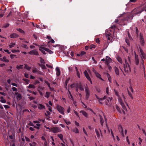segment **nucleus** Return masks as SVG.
I'll return each instance as SVG.
<instances>
[{
    "label": "nucleus",
    "instance_id": "nucleus-52",
    "mask_svg": "<svg viewBox=\"0 0 146 146\" xmlns=\"http://www.w3.org/2000/svg\"><path fill=\"white\" fill-rule=\"evenodd\" d=\"M141 64H142V66H143V69L144 71H145V66H144V64H143L144 62H143V60H142V62H141Z\"/></svg>",
    "mask_w": 146,
    "mask_h": 146
},
{
    "label": "nucleus",
    "instance_id": "nucleus-33",
    "mask_svg": "<svg viewBox=\"0 0 146 146\" xmlns=\"http://www.w3.org/2000/svg\"><path fill=\"white\" fill-rule=\"evenodd\" d=\"M25 65L24 68L28 70H29L31 69V67H29L27 64H24Z\"/></svg>",
    "mask_w": 146,
    "mask_h": 146
},
{
    "label": "nucleus",
    "instance_id": "nucleus-20",
    "mask_svg": "<svg viewBox=\"0 0 146 146\" xmlns=\"http://www.w3.org/2000/svg\"><path fill=\"white\" fill-rule=\"evenodd\" d=\"M86 54V52L84 51H82L81 52L80 54H77L76 56H78L82 57L83 55L85 54Z\"/></svg>",
    "mask_w": 146,
    "mask_h": 146
},
{
    "label": "nucleus",
    "instance_id": "nucleus-32",
    "mask_svg": "<svg viewBox=\"0 0 146 146\" xmlns=\"http://www.w3.org/2000/svg\"><path fill=\"white\" fill-rule=\"evenodd\" d=\"M117 61L120 63L122 64V61L121 58L119 56H118L117 58Z\"/></svg>",
    "mask_w": 146,
    "mask_h": 146
},
{
    "label": "nucleus",
    "instance_id": "nucleus-35",
    "mask_svg": "<svg viewBox=\"0 0 146 146\" xmlns=\"http://www.w3.org/2000/svg\"><path fill=\"white\" fill-rule=\"evenodd\" d=\"M64 121L67 125H69L71 124V122L68 120L64 119Z\"/></svg>",
    "mask_w": 146,
    "mask_h": 146
},
{
    "label": "nucleus",
    "instance_id": "nucleus-47",
    "mask_svg": "<svg viewBox=\"0 0 146 146\" xmlns=\"http://www.w3.org/2000/svg\"><path fill=\"white\" fill-rule=\"evenodd\" d=\"M50 138H51V139H52V144L53 145H55V143H54V139L53 138V137L52 136H51L50 137Z\"/></svg>",
    "mask_w": 146,
    "mask_h": 146
},
{
    "label": "nucleus",
    "instance_id": "nucleus-38",
    "mask_svg": "<svg viewBox=\"0 0 146 146\" xmlns=\"http://www.w3.org/2000/svg\"><path fill=\"white\" fill-rule=\"evenodd\" d=\"M28 88H35V86L33 84H30L28 86Z\"/></svg>",
    "mask_w": 146,
    "mask_h": 146
},
{
    "label": "nucleus",
    "instance_id": "nucleus-5",
    "mask_svg": "<svg viewBox=\"0 0 146 146\" xmlns=\"http://www.w3.org/2000/svg\"><path fill=\"white\" fill-rule=\"evenodd\" d=\"M61 130L60 128L57 127H54L50 128V131L54 133H56L60 132Z\"/></svg>",
    "mask_w": 146,
    "mask_h": 146
},
{
    "label": "nucleus",
    "instance_id": "nucleus-28",
    "mask_svg": "<svg viewBox=\"0 0 146 146\" xmlns=\"http://www.w3.org/2000/svg\"><path fill=\"white\" fill-rule=\"evenodd\" d=\"M51 93L49 92H46L44 96L47 98H48L50 97Z\"/></svg>",
    "mask_w": 146,
    "mask_h": 146
},
{
    "label": "nucleus",
    "instance_id": "nucleus-64",
    "mask_svg": "<svg viewBox=\"0 0 146 146\" xmlns=\"http://www.w3.org/2000/svg\"><path fill=\"white\" fill-rule=\"evenodd\" d=\"M47 143L46 141H44L43 146H47Z\"/></svg>",
    "mask_w": 146,
    "mask_h": 146
},
{
    "label": "nucleus",
    "instance_id": "nucleus-31",
    "mask_svg": "<svg viewBox=\"0 0 146 146\" xmlns=\"http://www.w3.org/2000/svg\"><path fill=\"white\" fill-rule=\"evenodd\" d=\"M36 126H34V127L38 129H39L41 126L40 124L38 123L36 124Z\"/></svg>",
    "mask_w": 146,
    "mask_h": 146
},
{
    "label": "nucleus",
    "instance_id": "nucleus-39",
    "mask_svg": "<svg viewBox=\"0 0 146 146\" xmlns=\"http://www.w3.org/2000/svg\"><path fill=\"white\" fill-rule=\"evenodd\" d=\"M23 65H17L16 66V68L18 70L20 69H22L23 68Z\"/></svg>",
    "mask_w": 146,
    "mask_h": 146
},
{
    "label": "nucleus",
    "instance_id": "nucleus-3",
    "mask_svg": "<svg viewBox=\"0 0 146 146\" xmlns=\"http://www.w3.org/2000/svg\"><path fill=\"white\" fill-rule=\"evenodd\" d=\"M56 108L60 113L62 115H64V109L63 107L58 105V104H57Z\"/></svg>",
    "mask_w": 146,
    "mask_h": 146
},
{
    "label": "nucleus",
    "instance_id": "nucleus-57",
    "mask_svg": "<svg viewBox=\"0 0 146 146\" xmlns=\"http://www.w3.org/2000/svg\"><path fill=\"white\" fill-rule=\"evenodd\" d=\"M100 119L101 124L102 125H103L104 121V120L101 117L100 118Z\"/></svg>",
    "mask_w": 146,
    "mask_h": 146
},
{
    "label": "nucleus",
    "instance_id": "nucleus-50",
    "mask_svg": "<svg viewBox=\"0 0 146 146\" xmlns=\"http://www.w3.org/2000/svg\"><path fill=\"white\" fill-rule=\"evenodd\" d=\"M50 112L47 111H46V113H45V115L46 116H48L50 115Z\"/></svg>",
    "mask_w": 146,
    "mask_h": 146
},
{
    "label": "nucleus",
    "instance_id": "nucleus-56",
    "mask_svg": "<svg viewBox=\"0 0 146 146\" xmlns=\"http://www.w3.org/2000/svg\"><path fill=\"white\" fill-rule=\"evenodd\" d=\"M84 74L85 76L89 75L87 71L86 70L84 71Z\"/></svg>",
    "mask_w": 146,
    "mask_h": 146
},
{
    "label": "nucleus",
    "instance_id": "nucleus-54",
    "mask_svg": "<svg viewBox=\"0 0 146 146\" xmlns=\"http://www.w3.org/2000/svg\"><path fill=\"white\" fill-rule=\"evenodd\" d=\"M125 42L127 43V44L129 46L130 45L129 42V40L127 39H125Z\"/></svg>",
    "mask_w": 146,
    "mask_h": 146
},
{
    "label": "nucleus",
    "instance_id": "nucleus-9",
    "mask_svg": "<svg viewBox=\"0 0 146 146\" xmlns=\"http://www.w3.org/2000/svg\"><path fill=\"white\" fill-rule=\"evenodd\" d=\"M85 92L86 94V98L87 100H88L90 96V91L88 88H86Z\"/></svg>",
    "mask_w": 146,
    "mask_h": 146
},
{
    "label": "nucleus",
    "instance_id": "nucleus-6",
    "mask_svg": "<svg viewBox=\"0 0 146 146\" xmlns=\"http://www.w3.org/2000/svg\"><path fill=\"white\" fill-rule=\"evenodd\" d=\"M118 99L119 102L120 103L121 105L122 106L123 109L125 110H126V109L125 106L124 104L122 99L120 98V97H118Z\"/></svg>",
    "mask_w": 146,
    "mask_h": 146
},
{
    "label": "nucleus",
    "instance_id": "nucleus-61",
    "mask_svg": "<svg viewBox=\"0 0 146 146\" xmlns=\"http://www.w3.org/2000/svg\"><path fill=\"white\" fill-rule=\"evenodd\" d=\"M40 62L41 63H43V64H45V62L43 59L42 58H40Z\"/></svg>",
    "mask_w": 146,
    "mask_h": 146
},
{
    "label": "nucleus",
    "instance_id": "nucleus-11",
    "mask_svg": "<svg viewBox=\"0 0 146 146\" xmlns=\"http://www.w3.org/2000/svg\"><path fill=\"white\" fill-rule=\"evenodd\" d=\"M93 72L95 74L96 76L97 77L100 79L102 81H103V79L101 78V75L98 72H97L96 70H93Z\"/></svg>",
    "mask_w": 146,
    "mask_h": 146
},
{
    "label": "nucleus",
    "instance_id": "nucleus-63",
    "mask_svg": "<svg viewBox=\"0 0 146 146\" xmlns=\"http://www.w3.org/2000/svg\"><path fill=\"white\" fill-rule=\"evenodd\" d=\"M15 56H16V55H13V54H11L10 55V58L11 59H13L14 58V57H15Z\"/></svg>",
    "mask_w": 146,
    "mask_h": 146
},
{
    "label": "nucleus",
    "instance_id": "nucleus-24",
    "mask_svg": "<svg viewBox=\"0 0 146 146\" xmlns=\"http://www.w3.org/2000/svg\"><path fill=\"white\" fill-rule=\"evenodd\" d=\"M80 113H82V114L86 117H88V114L84 110H81L80 111Z\"/></svg>",
    "mask_w": 146,
    "mask_h": 146
},
{
    "label": "nucleus",
    "instance_id": "nucleus-36",
    "mask_svg": "<svg viewBox=\"0 0 146 146\" xmlns=\"http://www.w3.org/2000/svg\"><path fill=\"white\" fill-rule=\"evenodd\" d=\"M15 44H16L15 42H11L9 45V48H11L12 47H14L15 45Z\"/></svg>",
    "mask_w": 146,
    "mask_h": 146
},
{
    "label": "nucleus",
    "instance_id": "nucleus-4",
    "mask_svg": "<svg viewBox=\"0 0 146 146\" xmlns=\"http://www.w3.org/2000/svg\"><path fill=\"white\" fill-rule=\"evenodd\" d=\"M118 22V20L117 19H115L114 22L113 23V25L111 26V28L114 29V31H115L116 29H117L118 27V25H119L118 23L115 24V23H117Z\"/></svg>",
    "mask_w": 146,
    "mask_h": 146
},
{
    "label": "nucleus",
    "instance_id": "nucleus-19",
    "mask_svg": "<svg viewBox=\"0 0 146 146\" xmlns=\"http://www.w3.org/2000/svg\"><path fill=\"white\" fill-rule=\"evenodd\" d=\"M112 99V97H108L107 99V102H106V104L107 105H109L110 104V102H111Z\"/></svg>",
    "mask_w": 146,
    "mask_h": 146
},
{
    "label": "nucleus",
    "instance_id": "nucleus-25",
    "mask_svg": "<svg viewBox=\"0 0 146 146\" xmlns=\"http://www.w3.org/2000/svg\"><path fill=\"white\" fill-rule=\"evenodd\" d=\"M0 99L1 100H0V102L3 103H5L6 102V101L5 99L2 96H1L0 97Z\"/></svg>",
    "mask_w": 146,
    "mask_h": 146
},
{
    "label": "nucleus",
    "instance_id": "nucleus-41",
    "mask_svg": "<svg viewBox=\"0 0 146 146\" xmlns=\"http://www.w3.org/2000/svg\"><path fill=\"white\" fill-rule=\"evenodd\" d=\"M20 51V50L18 49H17V50L13 49L11 50V52L13 53H15L16 52H19Z\"/></svg>",
    "mask_w": 146,
    "mask_h": 146
},
{
    "label": "nucleus",
    "instance_id": "nucleus-45",
    "mask_svg": "<svg viewBox=\"0 0 146 146\" xmlns=\"http://www.w3.org/2000/svg\"><path fill=\"white\" fill-rule=\"evenodd\" d=\"M40 66L43 69H46V67L45 66L44 64L40 65Z\"/></svg>",
    "mask_w": 146,
    "mask_h": 146
},
{
    "label": "nucleus",
    "instance_id": "nucleus-49",
    "mask_svg": "<svg viewBox=\"0 0 146 146\" xmlns=\"http://www.w3.org/2000/svg\"><path fill=\"white\" fill-rule=\"evenodd\" d=\"M12 89L13 92H17V89L15 87H13Z\"/></svg>",
    "mask_w": 146,
    "mask_h": 146
},
{
    "label": "nucleus",
    "instance_id": "nucleus-8",
    "mask_svg": "<svg viewBox=\"0 0 146 146\" xmlns=\"http://www.w3.org/2000/svg\"><path fill=\"white\" fill-rule=\"evenodd\" d=\"M29 53L31 55H38V53L37 51L35 50H32L29 52Z\"/></svg>",
    "mask_w": 146,
    "mask_h": 146
},
{
    "label": "nucleus",
    "instance_id": "nucleus-14",
    "mask_svg": "<svg viewBox=\"0 0 146 146\" xmlns=\"http://www.w3.org/2000/svg\"><path fill=\"white\" fill-rule=\"evenodd\" d=\"M118 128L119 131L121 133L123 136L124 137V135L123 133V131L121 126L120 125H118Z\"/></svg>",
    "mask_w": 146,
    "mask_h": 146
},
{
    "label": "nucleus",
    "instance_id": "nucleus-30",
    "mask_svg": "<svg viewBox=\"0 0 146 146\" xmlns=\"http://www.w3.org/2000/svg\"><path fill=\"white\" fill-rule=\"evenodd\" d=\"M60 138V139H61V140L62 141H63V142L64 141H63V135L61 134H58L57 135Z\"/></svg>",
    "mask_w": 146,
    "mask_h": 146
},
{
    "label": "nucleus",
    "instance_id": "nucleus-37",
    "mask_svg": "<svg viewBox=\"0 0 146 146\" xmlns=\"http://www.w3.org/2000/svg\"><path fill=\"white\" fill-rule=\"evenodd\" d=\"M86 78H87V79L90 81V83L91 84H92V81L91 80V79L90 78V77L89 75H87L86 76Z\"/></svg>",
    "mask_w": 146,
    "mask_h": 146
},
{
    "label": "nucleus",
    "instance_id": "nucleus-2",
    "mask_svg": "<svg viewBox=\"0 0 146 146\" xmlns=\"http://www.w3.org/2000/svg\"><path fill=\"white\" fill-rule=\"evenodd\" d=\"M125 64H124V70L125 72L128 73L131 71V69L130 65L127 62L126 60L125 59Z\"/></svg>",
    "mask_w": 146,
    "mask_h": 146
},
{
    "label": "nucleus",
    "instance_id": "nucleus-60",
    "mask_svg": "<svg viewBox=\"0 0 146 146\" xmlns=\"http://www.w3.org/2000/svg\"><path fill=\"white\" fill-rule=\"evenodd\" d=\"M52 122H53V123L54 124H56L58 122V120H52Z\"/></svg>",
    "mask_w": 146,
    "mask_h": 146
},
{
    "label": "nucleus",
    "instance_id": "nucleus-18",
    "mask_svg": "<svg viewBox=\"0 0 146 146\" xmlns=\"http://www.w3.org/2000/svg\"><path fill=\"white\" fill-rule=\"evenodd\" d=\"M56 75L58 76L60 74V71L59 68L58 67H56Z\"/></svg>",
    "mask_w": 146,
    "mask_h": 146
},
{
    "label": "nucleus",
    "instance_id": "nucleus-29",
    "mask_svg": "<svg viewBox=\"0 0 146 146\" xmlns=\"http://www.w3.org/2000/svg\"><path fill=\"white\" fill-rule=\"evenodd\" d=\"M2 60L4 62H8L9 61V60L5 56L3 57Z\"/></svg>",
    "mask_w": 146,
    "mask_h": 146
},
{
    "label": "nucleus",
    "instance_id": "nucleus-59",
    "mask_svg": "<svg viewBox=\"0 0 146 146\" xmlns=\"http://www.w3.org/2000/svg\"><path fill=\"white\" fill-rule=\"evenodd\" d=\"M44 82L48 86V87H50V84L48 82L46 81H45Z\"/></svg>",
    "mask_w": 146,
    "mask_h": 146
},
{
    "label": "nucleus",
    "instance_id": "nucleus-21",
    "mask_svg": "<svg viewBox=\"0 0 146 146\" xmlns=\"http://www.w3.org/2000/svg\"><path fill=\"white\" fill-rule=\"evenodd\" d=\"M96 96V98L98 99H99L100 100L99 101V102L100 103H101V104H102V100H104L106 99V96H104L103 98H100L99 97L96 95H95Z\"/></svg>",
    "mask_w": 146,
    "mask_h": 146
},
{
    "label": "nucleus",
    "instance_id": "nucleus-40",
    "mask_svg": "<svg viewBox=\"0 0 146 146\" xmlns=\"http://www.w3.org/2000/svg\"><path fill=\"white\" fill-rule=\"evenodd\" d=\"M36 144H37L36 142H33L32 143H30L29 145L30 146H36Z\"/></svg>",
    "mask_w": 146,
    "mask_h": 146
},
{
    "label": "nucleus",
    "instance_id": "nucleus-16",
    "mask_svg": "<svg viewBox=\"0 0 146 146\" xmlns=\"http://www.w3.org/2000/svg\"><path fill=\"white\" fill-rule=\"evenodd\" d=\"M135 64L137 65L139 63V60L138 58V56L137 55L135 54Z\"/></svg>",
    "mask_w": 146,
    "mask_h": 146
},
{
    "label": "nucleus",
    "instance_id": "nucleus-12",
    "mask_svg": "<svg viewBox=\"0 0 146 146\" xmlns=\"http://www.w3.org/2000/svg\"><path fill=\"white\" fill-rule=\"evenodd\" d=\"M140 42L142 46H143L144 44V40L143 38V36L142 35H141V34L140 35Z\"/></svg>",
    "mask_w": 146,
    "mask_h": 146
},
{
    "label": "nucleus",
    "instance_id": "nucleus-27",
    "mask_svg": "<svg viewBox=\"0 0 146 146\" xmlns=\"http://www.w3.org/2000/svg\"><path fill=\"white\" fill-rule=\"evenodd\" d=\"M77 87L81 91H83L84 90L82 85L80 84H79L77 86Z\"/></svg>",
    "mask_w": 146,
    "mask_h": 146
},
{
    "label": "nucleus",
    "instance_id": "nucleus-43",
    "mask_svg": "<svg viewBox=\"0 0 146 146\" xmlns=\"http://www.w3.org/2000/svg\"><path fill=\"white\" fill-rule=\"evenodd\" d=\"M114 92H115V94L117 96H118V97H119V92H118V91H117L115 89H114Z\"/></svg>",
    "mask_w": 146,
    "mask_h": 146
},
{
    "label": "nucleus",
    "instance_id": "nucleus-7",
    "mask_svg": "<svg viewBox=\"0 0 146 146\" xmlns=\"http://www.w3.org/2000/svg\"><path fill=\"white\" fill-rule=\"evenodd\" d=\"M111 59L109 56H106L105 60L106 64L108 65L111 62Z\"/></svg>",
    "mask_w": 146,
    "mask_h": 146
},
{
    "label": "nucleus",
    "instance_id": "nucleus-15",
    "mask_svg": "<svg viewBox=\"0 0 146 146\" xmlns=\"http://www.w3.org/2000/svg\"><path fill=\"white\" fill-rule=\"evenodd\" d=\"M37 106L39 110H42L45 108V106L42 104H37Z\"/></svg>",
    "mask_w": 146,
    "mask_h": 146
},
{
    "label": "nucleus",
    "instance_id": "nucleus-17",
    "mask_svg": "<svg viewBox=\"0 0 146 146\" xmlns=\"http://www.w3.org/2000/svg\"><path fill=\"white\" fill-rule=\"evenodd\" d=\"M106 35L107 39L110 40L111 37V34L109 32H107Z\"/></svg>",
    "mask_w": 146,
    "mask_h": 146
},
{
    "label": "nucleus",
    "instance_id": "nucleus-51",
    "mask_svg": "<svg viewBox=\"0 0 146 146\" xmlns=\"http://www.w3.org/2000/svg\"><path fill=\"white\" fill-rule=\"evenodd\" d=\"M17 30L21 33L24 32L21 29H17Z\"/></svg>",
    "mask_w": 146,
    "mask_h": 146
},
{
    "label": "nucleus",
    "instance_id": "nucleus-62",
    "mask_svg": "<svg viewBox=\"0 0 146 146\" xmlns=\"http://www.w3.org/2000/svg\"><path fill=\"white\" fill-rule=\"evenodd\" d=\"M26 78H28L29 77V74L25 72L24 74Z\"/></svg>",
    "mask_w": 146,
    "mask_h": 146
},
{
    "label": "nucleus",
    "instance_id": "nucleus-13",
    "mask_svg": "<svg viewBox=\"0 0 146 146\" xmlns=\"http://www.w3.org/2000/svg\"><path fill=\"white\" fill-rule=\"evenodd\" d=\"M19 36V35L15 33H13L10 35V37L11 38H14Z\"/></svg>",
    "mask_w": 146,
    "mask_h": 146
},
{
    "label": "nucleus",
    "instance_id": "nucleus-22",
    "mask_svg": "<svg viewBox=\"0 0 146 146\" xmlns=\"http://www.w3.org/2000/svg\"><path fill=\"white\" fill-rule=\"evenodd\" d=\"M75 69L76 70V74H77V76L78 77V78H80V73L78 70L77 68L75 66Z\"/></svg>",
    "mask_w": 146,
    "mask_h": 146
},
{
    "label": "nucleus",
    "instance_id": "nucleus-42",
    "mask_svg": "<svg viewBox=\"0 0 146 146\" xmlns=\"http://www.w3.org/2000/svg\"><path fill=\"white\" fill-rule=\"evenodd\" d=\"M95 47L96 46L95 45L92 44L89 46V48L90 49H92L93 48H95Z\"/></svg>",
    "mask_w": 146,
    "mask_h": 146
},
{
    "label": "nucleus",
    "instance_id": "nucleus-10",
    "mask_svg": "<svg viewBox=\"0 0 146 146\" xmlns=\"http://www.w3.org/2000/svg\"><path fill=\"white\" fill-rule=\"evenodd\" d=\"M139 50L140 51V52L141 53V56L142 57V58L145 59H146V55L143 52V50L140 48H139Z\"/></svg>",
    "mask_w": 146,
    "mask_h": 146
},
{
    "label": "nucleus",
    "instance_id": "nucleus-58",
    "mask_svg": "<svg viewBox=\"0 0 146 146\" xmlns=\"http://www.w3.org/2000/svg\"><path fill=\"white\" fill-rule=\"evenodd\" d=\"M83 131L84 132V133L86 134V135L87 136V133L86 131L85 130V128H83Z\"/></svg>",
    "mask_w": 146,
    "mask_h": 146
},
{
    "label": "nucleus",
    "instance_id": "nucleus-46",
    "mask_svg": "<svg viewBox=\"0 0 146 146\" xmlns=\"http://www.w3.org/2000/svg\"><path fill=\"white\" fill-rule=\"evenodd\" d=\"M21 47L23 48L27 49L28 47L27 45L25 44H23L21 45Z\"/></svg>",
    "mask_w": 146,
    "mask_h": 146
},
{
    "label": "nucleus",
    "instance_id": "nucleus-55",
    "mask_svg": "<svg viewBox=\"0 0 146 146\" xmlns=\"http://www.w3.org/2000/svg\"><path fill=\"white\" fill-rule=\"evenodd\" d=\"M116 108L117 110L120 113H121V110H120V108L118 107L117 106L116 107Z\"/></svg>",
    "mask_w": 146,
    "mask_h": 146
},
{
    "label": "nucleus",
    "instance_id": "nucleus-1",
    "mask_svg": "<svg viewBox=\"0 0 146 146\" xmlns=\"http://www.w3.org/2000/svg\"><path fill=\"white\" fill-rule=\"evenodd\" d=\"M39 50L44 54H46L45 52V51L47 52L50 54H52L53 53V52L51 50L43 46H41L39 47Z\"/></svg>",
    "mask_w": 146,
    "mask_h": 146
},
{
    "label": "nucleus",
    "instance_id": "nucleus-23",
    "mask_svg": "<svg viewBox=\"0 0 146 146\" xmlns=\"http://www.w3.org/2000/svg\"><path fill=\"white\" fill-rule=\"evenodd\" d=\"M114 70H115V71L116 74L117 75H119V70L118 68L116 67H115L114 68Z\"/></svg>",
    "mask_w": 146,
    "mask_h": 146
},
{
    "label": "nucleus",
    "instance_id": "nucleus-34",
    "mask_svg": "<svg viewBox=\"0 0 146 146\" xmlns=\"http://www.w3.org/2000/svg\"><path fill=\"white\" fill-rule=\"evenodd\" d=\"M73 131L76 133H78L79 132L78 129L76 127L74 128Z\"/></svg>",
    "mask_w": 146,
    "mask_h": 146
},
{
    "label": "nucleus",
    "instance_id": "nucleus-53",
    "mask_svg": "<svg viewBox=\"0 0 146 146\" xmlns=\"http://www.w3.org/2000/svg\"><path fill=\"white\" fill-rule=\"evenodd\" d=\"M24 80L25 82L27 84H29V80L27 79H23Z\"/></svg>",
    "mask_w": 146,
    "mask_h": 146
},
{
    "label": "nucleus",
    "instance_id": "nucleus-44",
    "mask_svg": "<svg viewBox=\"0 0 146 146\" xmlns=\"http://www.w3.org/2000/svg\"><path fill=\"white\" fill-rule=\"evenodd\" d=\"M47 106L48 108V110L51 112L52 111V108L50 106H49V105L47 104L46 105Z\"/></svg>",
    "mask_w": 146,
    "mask_h": 146
},
{
    "label": "nucleus",
    "instance_id": "nucleus-26",
    "mask_svg": "<svg viewBox=\"0 0 146 146\" xmlns=\"http://www.w3.org/2000/svg\"><path fill=\"white\" fill-rule=\"evenodd\" d=\"M95 131L98 138H99L100 137V135L98 130L96 129H95Z\"/></svg>",
    "mask_w": 146,
    "mask_h": 146
},
{
    "label": "nucleus",
    "instance_id": "nucleus-48",
    "mask_svg": "<svg viewBox=\"0 0 146 146\" xmlns=\"http://www.w3.org/2000/svg\"><path fill=\"white\" fill-rule=\"evenodd\" d=\"M129 90L131 91L132 92H133V89L132 87L130 85L129 87Z\"/></svg>",
    "mask_w": 146,
    "mask_h": 146
}]
</instances>
